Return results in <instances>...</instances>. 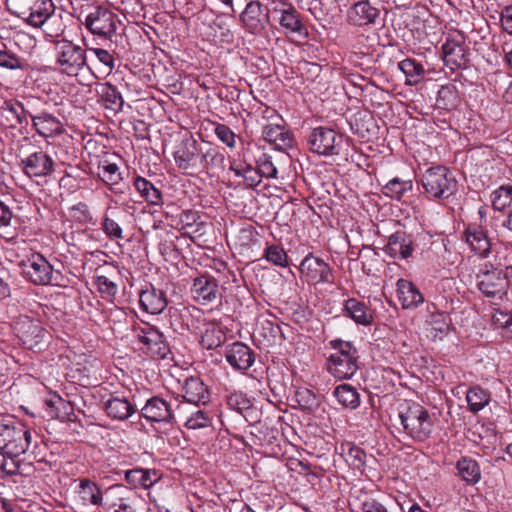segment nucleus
I'll return each mask as SVG.
<instances>
[{"mask_svg":"<svg viewBox=\"0 0 512 512\" xmlns=\"http://www.w3.org/2000/svg\"><path fill=\"white\" fill-rule=\"evenodd\" d=\"M55 69L61 74L76 77L88 68L86 51L72 41L60 38L52 40Z\"/></svg>","mask_w":512,"mask_h":512,"instance_id":"nucleus-1","label":"nucleus"},{"mask_svg":"<svg viewBox=\"0 0 512 512\" xmlns=\"http://www.w3.org/2000/svg\"><path fill=\"white\" fill-rule=\"evenodd\" d=\"M334 352L327 359V370L340 380L350 379L359 369L356 347L348 341L336 339L330 342Z\"/></svg>","mask_w":512,"mask_h":512,"instance_id":"nucleus-2","label":"nucleus"},{"mask_svg":"<svg viewBox=\"0 0 512 512\" xmlns=\"http://www.w3.org/2000/svg\"><path fill=\"white\" fill-rule=\"evenodd\" d=\"M400 423L407 435L417 441L429 438L433 422L426 409L419 404L408 406L399 413Z\"/></svg>","mask_w":512,"mask_h":512,"instance_id":"nucleus-3","label":"nucleus"},{"mask_svg":"<svg viewBox=\"0 0 512 512\" xmlns=\"http://www.w3.org/2000/svg\"><path fill=\"white\" fill-rule=\"evenodd\" d=\"M422 186L427 194L436 199H447L456 190V180L444 166L427 169L421 177Z\"/></svg>","mask_w":512,"mask_h":512,"instance_id":"nucleus-4","label":"nucleus"},{"mask_svg":"<svg viewBox=\"0 0 512 512\" xmlns=\"http://www.w3.org/2000/svg\"><path fill=\"white\" fill-rule=\"evenodd\" d=\"M194 312L195 314L189 312L192 323H187L188 330L200 336V343L203 348L211 350L219 347L225 339V334L220 325L215 322H207L200 310L194 309Z\"/></svg>","mask_w":512,"mask_h":512,"instance_id":"nucleus-5","label":"nucleus"},{"mask_svg":"<svg viewBox=\"0 0 512 512\" xmlns=\"http://www.w3.org/2000/svg\"><path fill=\"white\" fill-rule=\"evenodd\" d=\"M117 23V15L103 5L92 7L84 21L86 28L93 35L106 39H110L116 33Z\"/></svg>","mask_w":512,"mask_h":512,"instance_id":"nucleus-6","label":"nucleus"},{"mask_svg":"<svg viewBox=\"0 0 512 512\" xmlns=\"http://www.w3.org/2000/svg\"><path fill=\"white\" fill-rule=\"evenodd\" d=\"M0 436L3 439V447L6 453L14 456H20L25 453L32 440V434L23 424L15 426L3 425Z\"/></svg>","mask_w":512,"mask_h":512,"instance_id":"nucleus-7","label":"nucleus"},{"mask_svg":"<svg viewBox=\"0 0 512 512\" xmlns=\"http://www.w3.org/2000/svg\"><path fill=\"white\" fill-rule=\"evenodd\" d=\"M15 330L22 345L26 349L41 348L45 342L47 331L37 319L20 316L15 322Z\"/></svg>","mask_w":512,"mask_h":512,"instance_id":"nucleus-8","label":"nucleus"},{"mask_svg":"<svg viewBox=\"0 0 512 512\" xmlns=\"http://www.w3.org/2000/svg\"><path fill=\"white\" fill-rule=\"evenodd\" d=\"M341 143L342 136L327 127H316L308 136L310 150L319 155L329 156L338 154Z\"/></svg>","mask_w":512,"mask_h":512,"instance_id":"nucleus-9","label":"nucleus"},{"mask_svg":"<svg viewBox=\"0 0 512 512\" xmlns=\"http://www.w3.org/2000/svg\"><path fill=\"white\" fill-rule=\"evenodd\" d=\"M22 170L25 175L33 177H47L54 171V160L45 151L38 149L21 159Z\"/></svg>","mask_w":512,"mask_h":512,"instance_id":"nucleus-10","label":"nucleus"},{"mask_svg":"<svg viewBox=\"0 0 512 512\" xmlns=\"http://www.w3.org/2000/svg\"><path fill=\"white\" fill-rule=\"evenodd\" d=\"M301 273L305 276L308 282L318 283H333L334 277L330 266L322 259L307 255L299 267Z\"/></svg>","mask_w":512,"mask_h":512,"instance_id":"nucleus-11","label":"nucleus"},{"mask_svg":"<svg viewBox=\"0 0 512 512\" xmlns=\"http://www.w3.org/2000/svg\"><path fill=\"white\" fill-rule=\"evenodd\" d=\"M477 287L487 297L501 296L505 293L507 279L502 271L491 268L482 269L477 273Z\"/></svg>","mask_w":512,"mask_h":512,"instance_id":"nucleus-12","label":"nucleus"},{"mask_svg":"<svg viewBox=\"0 0 512 512\" xmlns=\"http://www.w3.org/2000/svg\"><path fill=\"white\" fill-rule=\"evenodd\" d=\"M24 273L36 285H47L53 277L52 265L39 253L32 254L23 262Z\"/></svg>","mask_w":512,"mask_h":512,"instance_id":"nucleus-13","label":"nucleus"},{"mask_svg":"<svg viewBox=\"0 0 512 512\" xmlns=\"http://www.w3.org/2000/svg\"><path fill=\"white\" fill-rule=\"evenodd\" d=\"M463 238L470 250L481 258H487L491 253V241L487 230L480 225L469 224L463 232Z\"/></svg>","mask_w":512,"mask_h":512,"instance_id":"nucleus-14","label":"nucleus"},{"mask_svg":"<svg viewBox=\"0 0 512 512\" xmlns=\"http://www.w3.org/2000/svg\"><path fill=\"white\" fill-rule=\"evenodd\" d=\"M247 4L240 15L245 28L253 34L260 33L268 23V14L264 12L262 4L257 0H246Z\"/></svg>","mask_w":512,"mask_h":512,"instance_id":"nucleus-15","label":"nucleus"},{"mask_svg":"<svg viewBox=\"0 0 512 512\" xmlns=\"http://www.w3.org/2000/svg\"><path fill=\"white\" fill-rule=\"evenodd\" d=\"M191 292L194 299L203 305L216 302L221 297L217 281L208 275L195 278Z\"/></svg>","mask_w":512,"mask_h":512,"instance_id":"nucleus-16","label":"nucleus"},{"mask_svg":"<svg viewBox=\"0 0 512 512\" xmlns=\"http://www.w3.org/2000/svg\"><path fill=\"white\" fill-rule=\"evenodd\" d=\"M225 358L235 370L245 371L255 362V353L246 344L234 342L226 347Z\"/></svg>","mask_w":512,"mask_h":512,"instance_id":"nucleus-17","label":"nucleus"},{"mask_svg":"<svg viewBox=\"0 0 512 512\" xmlns=\"http://www.w3.org/2000/svg\"><path fill=\"white\" fill-rule=\"evenodd\" d=\"M201 149L193 138L185 139L174 153V160L178 168L187 170L200 165Z\"/></svg>","mask_w":512,"mask_h":512,"instance_id":"nucleus-18","label":"nucleus"},{"mask_svg":"<svg viewBox=\"0 0 512 512\" xmlns=\"http://www.w3.org/2000/svg\"><path fill=\"white\" fill-rule=\"evenodd\" d=\"M27 5L26 10L17 11L16 14L26 20L28 24L37 27L55 12V6L51 0H33Z\"/></svg>","mask_w":512,"mask_h":512,"instance_id":"nucleus-19","label":"nucleus"},{"mask_svg":"<svg viewBox=\"0 0 512 512\" xmlns=\"http://www.w3.org/2000/svg\"><path fill=\"white\" fill-rule=\"evenodd\" d=\"M414 251V240L410 234L398 230L388 238L385 252L395 259H408Z\"/></svg>","mask_w":512,"mask_h":512,"instance_id":"nucleus-20","label":"nucleus"},{"mask_svg":"<svg viewBox=\"0 0 512 512\" xmlns=\"http://www.w3.org/2000/svg\"><path fill=\"white\" fill-rule=\"evenodd\" d=\"M141 414L150 422L172 423L174 419L170 404L160 397H152L147 400L141 409Z\"/></svg>","mask_w":512,"mask_h":512,"instance_id":"nucleus-21","label":"nucleus"},{"mask_svg":"<svg viewBox=\"0 0 512 512\" xmlns=\"http://www.w3.org/2000/svg\"><path fill=\"white\" fill-rule=\"evenodd\" d=\"M179 416L184 420V426L187 429H202L212 425V416L197 405L189 408V405L181 404L177 406Z\"/></svg>","mask_w":512,"mask_h":512,"instance_id":"nucleus-22","label":"nucleus"},{"mask_svg":"<svg viewBox=\"0 0 512 512\" xmlns=\"http://www.w3.org/2000/svg\"><path fill=\"white\" fill-rule=\"evenodd\" d=\"M139 302L141 308L152 315L162 313L168 305L166 293L154 286L141 290Z\"/></svg>","mask_w":512,"mask_h":512,"instance_id":"nucleus-23","label":"nucleus"},{"mask_svg":"<svg viewBox=\"0 0 512 512\" xmlns=\"http://www.w3.org/2000/svg\"><path fill=\"white\" fill-rule=\"evenodd\" d=\"M444 61L452 70L464 69L468 66L467 49L456 40L448 39L442 46Z\"/></svg>","mask_w":512,"mask_h":512,"instance_id":"nucleus-24","label":"nucleus"},{"mask_svg":"<svg viewBox=\"0 0 512 512\" xmlns=\"http://www.w3.org/2000/svg\"><path fill=\"white\" fill-rule=\"evenodd\" d=\"M280 13L279 24L287 33L298 36H307V28L302 23L300 13L292 5H285L284 8L274 10Z\"/></svg>","mask_w":512,"mask_h":512,"instance_id":"nucleus-25","label":"nucleus"},{"mask_svg":"<svg viewBox=\"0 0 512 512\" xmlns=\"http://www.w3.org/2000/svg\"><path fill=\"white\" fill-rule=\"evenodd\" d=\"M378 16L379 10L373 7L368 0L355 3L347 13L349 22L356 26L374 23Z\"/></svg>","mask_w":512,"mask_h":512,"instance_id":"nucleus-26","label":"nucleus"},{"mask_svg":"<svg viewBox=\"0 0 512 512\" xmlns=\"http://www.w3.org/2000/svg\"><path fill=\"white\" fill-rule=\"evenodd\" d=\"M37 133L45 138L54 137L64 132L63 124L54 115L46 112L32 116Z\"/></svg>","mask_w":512,"mask_h":512,"instance_id":"nucleus-27","label":"nucleus"},{"mask_svg":"<svg viewBox=\"0 0 512 512\" xmlns=\"http://www.w3.org/2000/svg\"><path fill=\"white\" fill-rule=\"evenodd\" d=\"M397 293L403 309H414L424 302L420 290L406 279L397 281Z\"/></svg>","mask_w":512,"mask_h":512,"instance_id":"nucleus-28","label":"nucleus"},{"mask_svg":"<svg viewBox=\"0 0 512 512\" xmlns=\"http://www.w3.org/2000/svg\"><path fill=\"white\" fill-rule=\"evenodd\" d=\"M185 405H197L198 403H206L208 399V391L203 381L198 377H189L185 380L182 387Z\"/></svg>","mask_w":512,"mask_h":512,"instance_id":"nucleus-29","label":"nucleus"},{"mask_svg":"<svg viewBox=\"0 0 512 512\" xmlns=\"http://www.w3.org/2000/svg\"><path fill=\"white\" fill-rule=\"evenodd\" d=\"M105 411L110 418L124 421L134 412V405L125 397L112 396L104 404Z\"/></svg>","mask_w":512,"mask_h":512,"instance_id":"nucleus-30","label":"nucleus"},{"mask_svg":"<svg viewBox=\"0 0 512 512\" xmlns=\"http://www.w3.org/2000/svg\"><path fill=\"white\" fill-rule=\"evenodd\" d=\"M263 138L267 142L274 144L278 150H285L292 147L293 144L292 135L278 124L264 126Z\"/></svg>","mask_w":512,"mask_h":512,"instance_id":"nucleus-31","label":"nucleus"},{"mask_svg":"<svg viewBox=\"0 0 512 512\" xmlns=\"http://www.w3.org/2000/svg\"><path fill=\"white\" fill-rule=\"evenodd\" d=\"M77 493L84 505L101 506L104 504V497L100 488L87 478L80 479Z\"/></svg>","mask_w":512,"mask_h":512,"instance_id":"nucleus-32","label":"nucleus"},{"mask_svg":"<svg viewBox=\"0 0 512 512\" xmlns=\"http://www.w3.org/2000/svg\"><path fill=\"white\" fill-rule=\"evenodd\" d=\"M344 310L357 324L369 325L373 321V316L366 304L355 298L345 301Z\"/></svg>","mask_w":512,"mask_h":512,"instance_id":"nucleus-33","label":"nucleus"},{"mask_svg":"<svg viewBox=\"0 0 512 512\" xmlns=\"http://www.w3.org/2000/svg\"><path fill=\"white\" fill-rule=\"evenodd\" d=\"M134 187L140 196L150 205L159 206L163 203L161 191L147 179L141 176L135 177Z\"/></svg>","mask_w":512,"mask_h":512,"instance_id":"nucleus-34","label":"nucleus"},{"mask_svg":"<svg viewBox=\"0 0 512 512\" xmlns=\"http://www.w3.org/2000/svg\"><path fill=\"white\" fill-rule=\"evenodd\" d=\"M126 481L134 487L150 488L159 477L155 470L135 468L125 473Z\"/></svg>","mask_w":512,"mask_h":512,"instance_id":"nucleus-35","label":"nucleus"},{"mask_svg":"<svg viewBox=\"0 0 512 512\" xmlns=\"http://www.w3.org/2000/svg\"><path fill=\"white\" fill-rule=\"evenodd\" d=\"M96 91L101 101L104 103L105 108L111 109L115 112L122 109L124 101L115 86L108 82L101 83Z\"/></svg>","mask_w":512,"mask_h":512,"instance_id":"nucleus-36","label":"nucleus"},{"mask_svg":"<svg viewBox=\"0 0 512 512\" xmlns=\"http://www.w3.org/2000/svg\"><path fill=\"white\" fill-rule=\"evenodd\" d=\"M342 456L345 462L353 469L362 470L366 464L367 454L365 451L351 442L341 445Z\"/></svg>","mask_w":512,"mask_h":512,"instance_id":"nucleus-37","label":"nucleus"},{"mask_svg":"<svg viewBox=\"0 0 512 512\" xmlns=\"http://www.w3.org/2000/svg\"><path fill=\"white\" fill-rule=\"evenodd\" d=\"M457 470L460 477L468 484H476L481 478L479 465L472 458L462 457L457 462Z\"/></svg>","mask_w":512,"mask_h":512,"instance_id":"nucleus-38","label":"nucleus"},{"mask_svg":"<svg viewBox=\"0 0 512 512\" xmlns=\"http://www.w3.org/2000/svg\"><path fill=\"white\" fill-rule=\"evenodd\" d=\"M334 396L338 402L350 409H355L360 404V395L357 390L349 384H341L334 390Z\"/></svg>","mask_w":512,"mask_h":512,"instance_id":"nucleus-39","label":"nucleus"},{"mask_svg":"<svg viewBox=\"0 0 512 512\" xmlns=\"http://www.w3.org/2000/svg\"><path fill=\"white\" fill-rule=\"evenodd\" d=\"M398 67L405 74L408 85H416L424 76L423 66L414 59H404L398 63Z\"/></svg>","mask_w":512,"mask_h":512,"instance_id":"nucleus-40","label":"nucleus"},{"mask_svg":"<svg viewBox=\"0 0 512 512\" xmlns=\"http://www.w3.org/2000/svg\"><path fill=\"white\" fill-rule=\"evenodd\" d=\"M466 400L469 410L473 413H477L488 405L490 394L481 387L474 386L467 391Z\"/></svg>","mask_w":512,"mask_h":512,"instance_id":"nucleus-41","label":"nucleus"},{"mask_svg":"<svg viewBox=\"0 0 512 512\" xmlns=\"http://www.w3.org/2000/svg\"><path fill=\"white\" fill-rule=\"evenodd\" d=\"M413 188V183L411 180H401L400 178L391 179L385 186L382 188V192L385 196H388L392 199L400 200L403 195L411 191Z\"/></svg>","mask_w":512,"mask_h":512,"instance_id":"nucleus-42","label":"nucleus"},{"mask_svg":"<svg viewBox=\"0 0 512 512\" xmlns=\"http://www.w3.org/2000/svg\"><path fill=\"white\" fill-rule=\"evenodd\" d=\"M491 201L495 210L504 211L508 208H512V186H500L492 192Z\"/></svg>","mask_w":512,"mask_h":512,"instance_id":"nucleus-43","label":"nucleus"},{"mask_svg":"<svg viewBox=\"0 0 512 512\" xmlns=\"http://www.w3.org/2000/svg\"><path fill=\"white\" fill-rule=\"evenodd\" d=\"M17 220H14L10 208L0 201V235L6 238H13L16 230Z\"/></svg>","mask_w":512,"mask_h":512,"instance_id":"nucleus-44","label":"nucleus"},{"mask_svg":"<svg viewBox=\"0 0 512 512\" xmlns=\"http://www.w3.org/2000/svg\"><path fill=\"white\" fill-rule=\"evenodd\" d=\"M102 229L105 235L110 239H121L122 228L120 226L118 214L115 211L107 210L102 221Z\"/></svg>","mask_w":512,"mask_h":512,"instance_id":"nucleus-45","label":"nucleus"},{"mask_svg":"<svg viewBox=\"0 0 512 512\" xmlns=\"http://www.w3.org/2000/svg\"><path fill=\"white\" fill-rule=\"evenodd\" d=\"M427 322L434 326V329L439 332L448 330L451 319L447 312L438 311L435 304L427 305Z\"/></svg>","mask_w":512,"mask_h":512,"instance_id":"nucleus-46","label":"nucleus"},{"mask_svg":"<svg viewBox=\"0 0 512 512\" xmlns=\"http://www.w3.org/2000/svg\"><path fill=\"white\" fill-rule=\"evenodd\" d=\"M38 27L42 28L46 36L53 38V40L59 39L58 37L65 30V25L62 21V14L54 12L50 17L44 20L43 23Z\"/></svg>","mask_w":512,"mask_h":512,"instance_id":"nucleus-47","label":"nucleus"},{"mask_svg":"<svg viewBox=\"0 0 512 512\" xmlns=\"http://www.w3.org/2000/svg\"><path fill=\"white\" fill-rule=\"evenodd\" d=\"M134 332L141 343H143L147 350L150 352L153 347L160 341L163 334L153 326H147L144 328L135 327Z\"/></svg>","mask_w":512,"mask_h":512,"instance_id":"nucleus-48","label":"nucleus"},{"mask_svg":"<svg viewBox=\"0 0 512 512\" xmlns=\"http://www.w3.org/2000/svg\"><path fill=\"white\" fill-rule=\"evenodd\" d=\"M295 401L303 410L313 412L319 407V400L317 396L307 388H299L295 392Z\"/></svg>","mask_w":512,"mask_h":512,"instance_id":"nucleus-49","label":"nucleus"},{"mask_svg":"<svg viewBox=\"0 0 512 512\" xmlns=\"http://www.w3.org/2000/svg\"><path fill=\"white\" fill-rule=\"evenodd\" d=\"M5 110L11 114L18 124H28V118L32 119V114L29 110L25 109L24 105L18 101L5 102Z\"/></svg>","mask_w":512,"mask_h":512,"instance_id":"nucleus-50","label":"nucleus"},{"mask_svg":"<svg viewBox=\"0 0 512 512\" xmlns=\"http://www.w3.org/2000/svg\"><path fill=\"white\" fill-rule=\"evenodd\" d=\"M264 258L280 267L288 265V256L284 249L278 245L268 246L264 251Z\"/></svg>","mask_w":512,"mask_h":512,"instance_id":"nucleus-51","label":"nucleus"},{"mask_svg":"<svg viewBox=\"0 0 512 512\" xmlns=\"http://www.w3.org/2000/svg\"><path fill=\"white\" fill-rule=\"evenodd\" d=\"M99 177L107 184L115 185L121 180L119 168L114 163L105 162L99 166Z\"/></svg>","mask_w":512,"mask_h":512,"instance_id":"nucleus-52","label":"nucleus"},{"mask_svg":"<svg viewBox=\"0 0 512 512\" xmlns=\"http://www.w3.org/2000/svg\"><path fill=\"white\" fill-rule=\"evenodd\" d=\"M18 456L10 455L2 449L0 451V471L7 475H15L19 472L20 462Z\"/></svg>","mask_w":512,"mask_h":512,"instance_id":"nucleus-53","label":"nucleus"},{"mask_svg":"<svg viewBox=\"0 0 512 512\" xmlns=\"http://www.w3.org/2000/svg\"><path fill=\"white\" fill-rule=\"evenodd\" d=\"M257 173L261 177L276 178L277 168L268 154H262L257 160Z\"/></svg>","mask_w":512,"mask_h":512,"instance_id":"nucleus-54","label":"nucleus"},{"mask_svg":"<svg viewBox=\"0 0 512 512\" xmlns=\"http://www.w3.org/2000/svg\"><path fill=\"white\" fill-rule=\"evenodd\" d=\"M103 505L106 512H135V509L131 505L129 499L120 497L115 500H110L108 493H106Z\"/></svg>","mask_w":512,"mask_h":512,"instance_id":"nucleus-55","label":"nucleus"},{"mask_svg":"<svg viewBox=\"0 0 512 512\" xmlns=\"http://www.w3.org/2000/svg\"><path fill=\"white\" fill-rule=\"evenodd\" d=\"M227 405L239 413H244L252 406L250 400L242 393H232L227 397Z\"/></svg>","mask_w":512,"mask_h":512,"instance_id":"nucleus-56","label":"nucleus"},{"mask_svg":"<svg viewBox=\"0 0 512 512\" xmlns=\"http://www.w3.org/2000/svg\"><path fill=\"white\" fill-rule=\"evenodd\" d=\"M214 132L217 138L227 145L229 148H234L236 145L235 133L225 124L218 123L215 125Z\"/></svg>","mask_w":512,"mask_h":512,"instance_id":"nucleus-57","label":"nucleus"},{"mask_svg":"<svg viewBox=\"0 0 512 512\" xmlns=\"http://www.w3.org/2000/svg\"><path fill=\"white\" fill-rule=\"evenodd\" d=\"M0 67L15 70L21 68L22 64L18 56L4 49L0 50Z\"/></svg>","mask_w":512,"mask_h":512,"instance_id":"nucleus-58","label":"nucleus"},{"mask_svg":"<svg viewBox=\"0 0 512 512\" xmlns=\"http://www.w3.org/2000/svg\"><path fill=\"white\" fill-rule=\"evenodd\" d=\"M88 51L93 53L98 61L106 66L109 71H112L115 67V59L113 55L105 49L102 48H88Z\"/></svg>","mask_w":512,"mask_h":512,"instance_id":"nucleus-59","label":"nucleus"},{"mask_svg":"<svg viewBox=\"0 0 512 512\" xmlns=\"http://www.w3.org/2000/svg\"><path fill=\"white\" fill-rule=\"evenodd\" d=\"M224 156L214 149H208L206 152L201 151L200 165L202 168L207 169L210 165L216 164L217 161L222 162Z\"/></svg>","mask_w":512,"mask_h":512,"instance_id":"nucleus-60","label":"nucleus"},{"mask_svg":"<svg viewBox=\"0 0 512 512\" xmlns=\"http://www.w3.org/2000/svg\"><path fill=\"white\" fill-rule=\"evenodd\" d=\"M234 172L237 176H242L249 187H255L261 182V176H259L257 170L254 171L251 166H247L243 172L238 169H235Z\"/></svg>","mask_w":512,"mask_h":512,"instance_id":"nucleus-61","label":"nucleus"},{"mask_svg":"<svg viewBox=\"0 0 512 512\" xmlns=\"http://www.w3.org/2000/svg\"><path fill=\"white\" fill-rule=\"evenodd\" d=\"M96 283L99 291L108 296H114L118 291L117 285L106 276H98Z\"/></svg>","mask_w":512,"mask_h":512,"instance_id":"nucleus-62","label":"nucleus"},{"mask_svg":"<svg viewBox=\"0 0 512 512\" xmlns=\"http://www.w3.org/2000/svg\"><path fill=\"white\" fill-rule=\"evenodd\" d=\"M358 512H388L386 507L373 498H367L359 507Z\"/></svg>","mask_w":512,"mask_h":512,"instance_id":"nucleus-63","label":"nucleus"},{"mask_svg":"<svg viewBox=\"0 0 512 512\" xmlns=\"http://www.w3.org/2000/svg\"><path fill=\"white\" fill-rule=\"evenodd\" d=\"M500 22L503 30L512 35V6H505L501 10Z\"/></svg>","mask_w":512,"mask_h":512,"instance_id":"nucleus-64","label":"nucleus"}]
</instances>
